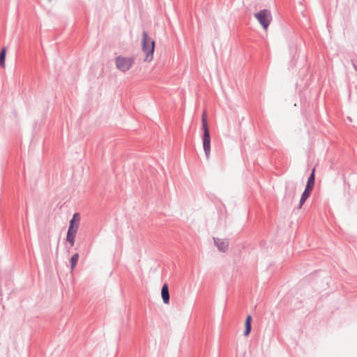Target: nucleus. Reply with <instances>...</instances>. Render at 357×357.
Segmentation results:
<instances>
[{
  "label": "nucleus",
  "instance_id": "obj_2",
  "mask_svg": "<svg viewBox=\"0 0 357 357\" xmlns=\"http://www.w3.org/2000/svg\"><path fill=\"white\" fill-rule=\"evenodd\" d=\"M202 124L203 129V135H202V143H203V149L205 153L206 157L207 159L209 158L210 152H211V135L210 130L208 126L207 120L206 118V113L204 112L202 117Z\"/></svg>",
  "mask_w": 357,
  "mask_h": 357
},
{
  "label": "nucleus",
  "instance_id": "obj_7",
  "mask_svg": "<svg viewBox=\"0 0 357 357\" xmlns=\"http://www.w3.org/2000/svg\"><path fill=\"white\" fill-rule=\"evenodd\" d=\"M161 296L164 303H169V287L167 283L163 284V285L162 286Z\"/></svg>",
  "mask_w": 357,
  "mask_h": 357
},
{
  "label": "nucleus",
  "instance_id": "obj_11",
  "mask_svg": "<svg viewBox=\"0 0 357 357\" xmlns=\"http://www.w3.org/2000/svg\"><path fill=\"white\" fill-rule=\"evenodd\" d=\"M314 183H315V169L314 168L312 170V172L310 173V174L307 178L305 188H310V189L313 190Z\"/></svg>",
  "mask_w": 357,
  "mask_h": 357
},
{
  "label": "nucleus",
  "instance_id": "obj_4",
  "mask_svg": "<svg viewBox=\"0 0 357 357\" xmlns=\"http://www.w3.org/2000/svg\"><path fill=\"white\" fill-rule=\"evenodd\" d=\"M255 17L259 22H270L273 20L271 13L268 10H261L255 15Z\"/></svg>",
  "mask_w": 357,
  "mask_h": 357
},
{
  "label": "nucleus",
  "instance_id": "obj_1",
  "mask_svg": "<svg viewBox=\"0 0 357 357\" xmlns=\"http://www.w3.org/2000/svg\"><path fill=\"white\" fill-rule=\"evenodd\" d=\"M142 50L146 54L145 61H151L153 57L155 41L149 37L146 31H144L142 33Z\"/></svg>",
  "mask_w": 357,
  "mask_h": 357
},
{
  "label": "nucleus",
  "instance_id": "obj_14",
  "mask_svg": "<svg viewBox=\"0 0 357 357\" xmlns=\"http://www.w3.org/2000/svg\"><path fill=\"white\" fill-rule=\"evenodd\" d=\"M260 24L262 26V28L264 29V30L266 31L268 29V27L270 24Z\"/></svg>",
  "mask_w": 357,
  "mask_h": 357
},
{
  "label": "nucleus",
  "instance_id": "obj_6",
  "mask_svg": "<svg viewBox=\"0 0 357 357\" xmlns=\"http://www.w3.org/2000/svg\"><path fill=\"white\" fill-rule=\"evenodd\" d=\"M79 214L77 213H75L71 220H70L68 229L71 228L73 230L77 231L79 225Z\"/></svg>",
  "mask_w": 357,
  "mask_h": 357
},
{
  "label": "nucleus",
  "instance_id": "obj_3",
  "mask_svg": "<svg viewBox=\"0 0 357 357\" xmlns=\"http://www.w3.org/2000/svg\"><path fill=\"white\" fill-rule=\"evenodd\" d=\"M114 61L116 68L123 73H126L132 68L134 63V58L117 56L115 57Z\"/></svg>",
  "mask_w": 357,
  "mask_h": 357
},
{
  "label": "nucleus",
  "instance_id": "obj_10",
  "mask_svg": "<svg viewBox=\"0 0 357 357\" xmlns=\"http://www.w3.org/2000/svg\"><path fill=\"white\" fill-rule=\"evenodd\" d=\"M312 190L310 188H305L304 191L303 192L301 199H300V203L298 206V208H301L303 206V204L305 202L307 199L310 197Z\"/></svg>",
  "mask_w": 357,
  "mask_h": 357
},
{
  "label": "nucleus",
  "instance_id": "obj_8",
  "mask_svg": "<svg viewBox=\"0 0 357 357\" xmlns=\"http://www.w3.org/2000/svg\"><path fill=\"white\" fill-rule=\"evenodd\" d=\"M77 232V230H73L71 228L68 229L66 241L70 243V247H73L75 245V239Z\"/></svg>",
  "mask_w": 357,
  "mask_h": 357
},
{
  "label": "nucleus",
  "instance_id": "obj_9",
  "mask_svg": "<svg viewBox=\"0 0 357 357\" xmlns=\"http://www.w3.org/2000/svg\"><path fill=\"white\" fill-rule=\"evenodd\" d=\"M252 330V316L248 315L245 321V330L243 332V335L245 336H248L250 334Z\"/></svg>",
  "mask_w": 357,
  "mask_h": 357
},
{
  "label": "nucleus",
  "instance_id": "obj_5",
  "mask_svg": "<svg viewBox=\"0 0 357 357\" xmlns=\"http://www.w3.org/2000/svg\"><path fill=\"white\" fill-rule=\"evenodd\" d=\"M213 241L218 249L222 252H225L229 247L228 239H222L219 238H213Z\"/></svg>",
  "mask_w": 357,
  "mask_h": 357
},
{
  "label": "nucleus",
  "instance_id": "obj_16",
  "mask_svg": "<svg viewBox=\"0 0 357 357\" xmlns=\"http://www.w3.org/2000/svg\"><path fill=\"white\" fill-rule=\"evenodd\" d=\"M327 26H328V30H329V29H330V28H331V26H329V24H327Z\"/></svg>",
  "mask_w": 357,
  "mask_h": 357
},
{
  "label": "nucleus",
  "instance_id": "obj_13",
  "mask_svg": "<svg viewBox=\"0 0 357 357\" xmlns=\"http://www.w3.org/2000/svg\"><path fill=\"white\" fill-rule=\"evenodd\" d=\"M79 259V254L77 252L74 254L71 258L70 259V268L71 270H73L78 261Z\"/></svg>",
  "mask_w": 357,
  "mask_h": 357
},
{
  "label": "nucleus",
  "instance_id": "obj_15",
  "mask_svg": "<svg viewBox=\"0 0 357 357\" xmlns=\"http://www.w3.org/2000/svg\"><path fill=\"white\" fill-rule=\"evenodd\" d=\"M353 66L355 68V70H357V65L353 63Z\"/></svg>",
  "mask_w": 357,
  "mask_h": 357
},
{
  "label": "nucleus",
  "instance_id": "obj_12",
  "mask_svg": "<svg viewBox=\"0 0 357 357\" xmlns=\"http://www.w3.org/2000/svg\"><path fill=\"white\" fill-rule=\"evenodd\" d=\"M6 50H7V48L6 47H3L1 49V52H0V66L1 67H4L5 66Z\"/></svg>",
  "mask_w": 357,
  "mask_h": 357
}]
</instances>
